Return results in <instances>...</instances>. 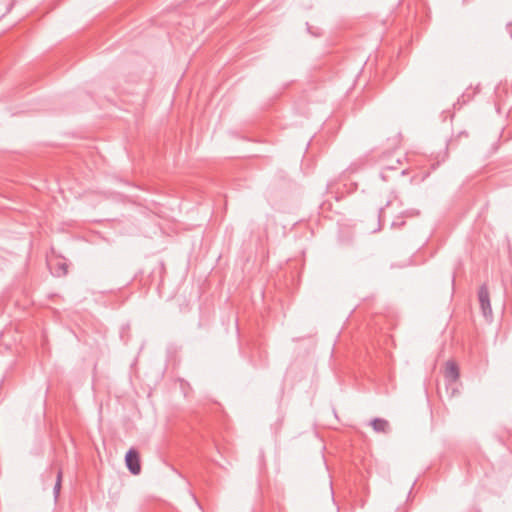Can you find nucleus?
Wrapping results in <instances>:
<instances>
[{
  "mask_svg": "<svg viewBox=\"0 0 512 512\" xmlns=\"http://www.w3.org/2000/svg\"><path fill=\"white\" fill-rule=\"evenodd\" d=\"M460 372L456 363L448 361L446 364L445 378L449 382H455L459 378Z\"/></svg>",
  "mask_w": 512,
  "mask_h": 512,
  "instance_id": "3",
  "label": "nucleus"
},
{
  "mask_svg": "<svg viewBox=\"0 0 512 512\" xmlns=\"http://www.w3.org/2000/svg\"><path fill=\"white\" fill-rule=\"evenodd\" d=\"M383 213H384V208H383V207L379 208V211H378V219H379V222H380V223H381V221H382Z\"/></svg>",
  "mask_w": 512,
  "mask_h": 512,
  "instance_id": "7",
  "label": "nucleus"
},
{
  "mask_svg": "<svg viewBox=\"0 0 512 512\" xmlns=\"http://www.w3.org/2000/svg\"><path fill=\"white\" fill-rule=\"evenodd\" d=\"M478 300L480 303V308L482 314L485 318L492 316V308L490 303V295L488 286L486 284H482L478 290Z\"/></svg>",
  "mask_w": 512,
  "mask_h": 512,
  "instance_id": "2",
  "label": "nucleus"
},
{
  "mask_svg": "<svg viewBox=\"0 0 512 512\" xmlns=\"http://www.w3.org/2000/svg\"><path fill=\"white\" fill-rule=\"evenodd\" d=\"M370 425L377 433H388L390 431L389 422L383 418L372 419Z\"/></svg>",
  "mask_w": 512,
  "mask_h": 512,
  "instance_id": "4",
  "label": "nucleus"
},
{
  "mask_svg": "<svg viewBox=\"0 0 512 512\" xmlns=\"http://www.w3.org/2000/svg\"><path fill=\"white\" fill-rule=\"evenodd\" d=\"M330 492H331V497L334 500V493H333L332 483L331 482H330Z\"/></svg>",
  "mask_w": 512,
  "mask_h": 512,
  "instance_id": "9",
  "label": "nucleus"
},
{
  "mask_svg": "<svg viewBox=\"0 0 512 512\" xmlns=\"http://www.w3.org/2000/svg\"><path fill=\"white\" fill-rule=\"evenodd\" d=\"M397 512H407V510H405L404 508H398Z\"/></svg>",
  "mask_w": 512,
  "mask_h": 512,
  "instance_id": "10",
  "label": "nucleus"
},
{
  "mask_svg": "<svg viewBox=\"0 0 512 512\" xmlns=\"http://www.w3.org/2000/svg\"><path fill=\"white\" fill-rule=\"evenodd\" d=\"M125 464L128 471L133 475L141 472V463L139 452L135 448H130L125 455Z\"/></svg>",
  "mask_w": 512,
  "mask_h": 512,
  "instance_id": "1",
  "label": "nucleus"
},
{
  "mask_svg": "<svg viewBox=\"0 0 512 512\" xmlns=\"http://www.w3.org/2000/svg\"><path fill=\"white\" fill-rule=\"evenodd\" d=\"M414 212H408V211H405V215H413Z\"/></svg>",
  "mask_w": 512,
  "mask_h": 512,
  "instance_id": "11",
  "label": "nucleus"
},
{
  "mask_svg": "<svg viewBox=\"0 0 512 512\" xmlns=\"http://www.w3.org/2000/svg\"><path fill=\"white\" fill-rule=\"evenodd\" d=\"M52 274L57 277L65 276L67 274V264L65 262H58L52 270Z\"/></svg>",
  "mask_w": 512,
  "mask_h": 512,
  "instance_id": "5",
  "label": "nucleus"
},
{
  "mask_svg": "<svg viewBox=\"0 0 512 512\" xmlns=\"http://www.w3.org/2000/svg\"><path fill=\"white\" fill-rule=\"evenodd\" d=\"M61 482H62V471L59 470L57 473L56 483L53 488V494H54L55 501H57L59 494H60Z\"/></svg>",
  "mask_w": 512,
  "mask_h": 512,
  "instance_id": "6",
  "label": "nucleus"
},
{
  "mask_svg": "<svg viewBox=\"0 0 512 512\" xmlns=\"http://www.w3.org/2000/svg\"><path fill=\"white\" fill-rule=\"evenodd\" d=\"M511 28H512V24L511 23H508L507 25V29L509 30L510 34H511V37H512V31H511Z\"/></svg>",
  "mask_w": 512,
  "mask_h": 512,
  "instance_id": "8",
  "label": "nucleus"
}]
</instances>
